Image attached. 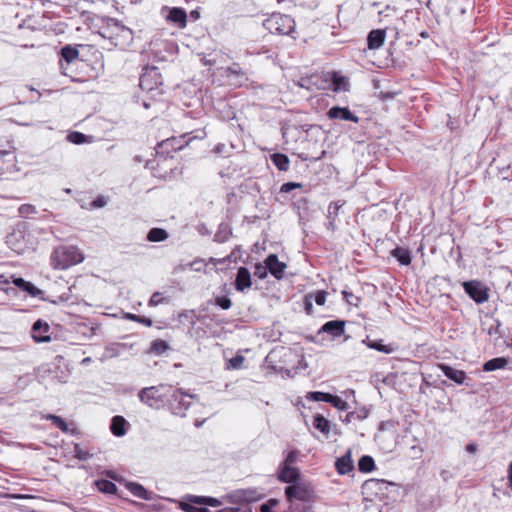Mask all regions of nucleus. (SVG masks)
<instances>
[{
	"label": "nucleus",
	"mask_w": 512,
	"mask_h": 512,
	"mask_svg": "<svg viewBox=\"0 0 512 512\" xmlns=\"http://www.w3.org/2000/svg\"><path fill=\"white\" fill-rule=\"evenodd\" d=\"M83 261V256L75 246H60L51 256V264L55 269H67Z\"/></svg>",
	"instance_id": "obj_1"
},
{
	"label": "nucleus",
	"mask_w": 512,
	"mask_h": 512,
	"mask_svg": "<svg viewBox=\"0 0 512 512\" xmlns=\"http://www.w3.org/2000/svg\"><path fill=\"white\" fill-rule=\"evenodd\" d=\"M263 26L270 33L289 35L295 29V21L289 15L274 13L264 20Z\"/></svg>",
	"instance_id": "obj_2"
},
{
	"label": "nucleus",
	"mask_w": 512,
	"mask_h": 512,
	"mask_svg": "<svg viewBox=\"0 0 512 512\" xmlns=\"http://www.w3.org/2000/svg\"><path fill=\"white\" fill-rule=\"evenodd\" d=\"M285 497L292 503L295 500L301 502H312L315 498V491L311 483L306 481H297L285 487Z\"/></svg>",
	"instance_id": "obj_3"
},
{
	"label": "nucleus",
	"mask_w": 512,
	"mask_h": 512,
	"mask_svg": "<svg viewBox=\"0 0 512 512\" xmlns=\"http://www.w3.org/2000/svg\"><path fill=\"white\" fill-rule=\"evenodd\" d=\"M101 35L105 38L115 40V45H118V38L121 37L124 41L132 39V31L121 24L118 20L108 18L106 26L103 27Z\"/></svg>",
	"instance_id": "obj_4"
},
{
	"label": "nucleus",
	"mask_w": 512,
	"mask_h": 512,
	"mask_svg": "<svg viewBox=\"0 0 512 512\" xmlns=\"http://www.w3.org/2000/svg\"><path fill=\"white\" fill-rule=\"evenodd\" d=\"M192 398L193 395L187 394L180 389H170L167 401L173 414L184 416L191 405Z\"/></svg>",
	"instance_id": "obj_5"
},
{
	"label": "nucleus",
	"mask_w": 512,
	"mask_h": 512,
	"mask_svg": "<svg viewBox=\"0 0 512 512\" xmlns=\"http://www.w3.org/2000/svg\"><path fill=\"white\" fill-rule=\"evenodd\" d=\"M139 85L144 91H153L162 85V76L157 67H147L139 79Z\"/></svg>",
	"instance_id": "obj_6"
},
{
	"label": "nucleus",
	"mask_w": 512,
	"mask_h": 512,
	"mask_svg": "<svg viewBox=\"0 0 512 512\" xmlns=\"http://www.w3.org/2000/svg\"><path fill=\"white\" fill-rule=\"evenodd\" d=\"M463 287L469 297L477 304H482L489 298L488 288L479 281L464 282Z\"/></svg>",
	"instance_id": "obj_7"
},
{
	"label": "nucleus",
	"mask_w": 512,
	"mask_h": 512,
	"mask_svg": "<svg viewBox=\"0 0 512 512\" xmlns=\"http://www.w3.org/2000/svg\"><path fill=\"white\" fill-rule=\"evenodd\" d=\"M139 399L152 408H159L164 402L163 394H161L160 389L155 386L143 388L139 392Z\"/></svg>",
	"instance_id": "obj_8"
},
{
	"label": "nucleus",
	"mask_w": 512,
	"mask_h": 512,
	"mask_svg": "<svg viewBox=\"0 0 512 512\" xmlns=\"http://www.w3.org/2000/svg\"><path fill=\"white\" fill-rule=\"evenodd\" d=\"M225 76L231 85L243 86L248 82L247 73L240 67L238 63H233L225 70Z\"/></svg>",
	"instance_id": "obj_9"
},
{
	"label": "nucleus",
	"mask_w": 512,
	"mask_h": 512,
	"mask_svg": "<svg viewBox=\"0 0 512 512\" xmlns=\"http://www.w3.org/2000/svg\"><path fill=\"white\" fill-rule=\"evenodd\" d=\"M277 478L280 482L291 485L300 480V471L294 466L280 464L277 470Z\"/></svg>",
	"instance_id": "obj_10"
},
{
	"label": "nucleus",
	"mask_w": 512,
	"mask_h": 512,
	"mask_svg": "<svg viewBox=\"0 0 512 512\" xmlns=\"http://www.w3.org/2000/svg\"><path fill=\"white\" fill-rule=\"evenodd\" d=\"M50 327L47 322L42 320H37L33 326L31 335L35 342H49L51 340L50 335L48 334Z\"/></svg>",
	"instance_id": "obj_11"
},
{
	"label": "nucleus",
	"mask_w": 512,
	"mask_h": 512,
	"mask_svg": "<svg viewBox=\"0 0 512 512\" xmlns=\"http://www.w3.org/2000/svg\"><path fill=\"white\" fill-rule=\"evenodd\" d=\"M346 322L343 320H331L322 325L319 329L318 334L327 333L333 338L340 337L345 332Z\"/></svg>",
	"instance_id": "obj_12"
},
{
	"label": "nucleus",
	"mask_w": 512,
	"mask_h": 512,
	"mask_svg": "<svg viewBox=\"0 0 512 512\" xmlns=\"http://www.w3.org/2000/svg\"><path fill=\"white\" fill-rule=\"evenodd\" d=\"M265 263L267 264L269 272L276 278L281 279L284 276V271L286 269V264L284 262L279 261L276 254H270L265 259Z\"/></svg>",
	"instance_id": "obj_13"
},
{
	"label": "nucleus",
	"mask_w": 512,
	"mask_h": 512,
	"mask_svg": "<svg viewBox=\"0 0 512 512\" xmlns=\"http://www.w3.org/2000/svg\"><path fill=\"white\" fill-rule=\"evenodd\" d=\"M327 116L330 119H341L345 121H351L354 123L359 122V118L355 114H353L347 107L333 106L328 110Z\"/></svg>",
	"instance_id": "obj_14"
},
{
	"label": "nucleus",
	"mask_w": 512,
	"mask_h": 512,
	"mask_svg": "<svg viewBox=\"0 0 512 512\" xmlns=\"http://www.w3.org/2000/svg\"><path fill=\"white\" fill-rule=\"evenodd\" d=\"M252 285L251 274L246 267H240L237 271L235 279V288L239 292H243L245 289L250 288Z\"/></svg>",
	"instance_id": "obj_15"
},
{
	"label": "nucleus",
	"mask_w": 512,
	"mask_h": 512,
	"mask_svg": "<svg viewBox=\"0 0 512 512\" xmlns=\"http://www.w3.org/2000/svg\"><path fill=\"white\" fill-rule=\"evenodd\" d=\"M439 368L447 378L457 384H464L467 379V375L463 370H457L447 364H440Z\"/></svg>",
	"instance_id": "obj_16"
},
{
	"label": "nucleus",
	"mask_w": 512,
	"mask_h": 512,
	"mask_svg": "<svg viewBox=\"0 0 512 512\" xmlns=\"http://www.w3.org/2000/svg\"><path fill=\"white\" fill-rule=\"evenodd\" d=\"M386 33L384 30H372L367 37L368 48L371 50L379 49L385 41Z\"/></svg>",
	"instance_id": "obj_17"
},
{
	"label": "nucleus",
	"mask_w": 512,
	"mask_h": 512,
	"mask_svg": "<svg viewBox=\"0 0 512 512\" xmlns=\"http://www.w3.org/2000/svg\"><path fill=\"white\" fill-rule=\"evenodd\" d=\"M167 20L177 24L179 27L184 28L187 23L186 11L182 8L174 7L170 9L167 15Z\"/></svg>",
	"instance_id": "obj_18"
},
{
	"label": "nucleus",
	"mask_w": 512,
	"mask_h": 512,
	"mask_svg": "<svg viewBox=\"0 0 512 512\" xmlns=\"http://www.w3.org/2000/svg\"><path fill=\"white\" fill-rule=\"evenodd\" d=\"M362 343L370 349L377 350L385 354H391L396 351V347L393 344H382L381 341L370 340L369 337L362 340Z\"/></svg>",
	"instance_id": "obj_19"
},
{
	"label": "nucleus",
	"mask_w": 512,
	"mask_h": 512,
	"mask_svg": "<svg viewBox=\"0 0 512 512\" xmlns=\"http://www.w3.org/2000/svg\"><path fill=\"white\" fill-rule=\"evenodd\" d=\"M126 488L135 496L143 500H152V493L149 492L144 486L135 482L126 484Z\"/></svg>",
	"instance_id": "obj_20"
},
{
	"label": "nucleus",
	"mask_w": 512,
	"mask_h": 512,
	"mask_svg": "<svg viewBox=\"0 0 512 512\" xmlns=\"http://www.w3.org/2000/svg\"><path fill=\"white\" fill-rule=\"evenodd\" d=\"M335 467L339 474L344 475L353 470V461L351 459L350 453L338 458L335 463Z\"/></svg>",
	"instance_id": "obj_21"
},
{
	"label": "nucleus",
	"mask_w": 512,
	"mask_h": 512,
	"mask_svg": "<svg viewBox=\"0 0 512 512\" xmlns=\"http://www.w3.org/2000/svg\"><path fill=\"white\" fill-rule=\"evenodd\" d=\"M508 363L509 359L505 357L493 358L484 363L483 370L486 372H490L498 369H504L507 367Z\"/></svg>",
	"instance_id": "obj_22"
},
{
	"label": "nucleus",
	"mask_w": 512,
	"mask_h": 512,
	"mask_svg": "<svg viewBox=\"0 0 512 512\" xmlns=\"http://www.w3.org/2000/svg\"><path fill=\"white\" fill-rule=\"evenodd\" d=\"M313 426L326 436H328L331 431V422L321 414H316L313 417Z\"/></svg>",
	"instance_id": "obj_23"
},
{
	"label": "nucleus",
	"mask_w": 512,
	"mask_h": 512,
	"mask_svg": "<svg viewBox=\"0 0 512 512\" xmlns=\"http://www.w3.org/2000/svg\"><path fill=\"white\" fill-rule=\"evenodd\" d=\"M231 498L235 502H251L258 498L256 495V491L254 490H237L232 495Z\"/></svg>",
	"instance_id": "obj_24"
},
{
	"label": "nucleus",
	"mask_w": 512,
	"mask_h": 512,
	"mask_svg": "<svg viewBox=\"0 0 512 512\" xmlns=\"http://www.w3.org/2000/svg\"><path fill=\"white\" fill-rule=\"evenodd\" d=\"M126 420L122 416H114L111 420L110 429L115 436H123L125 430Z\"/></svg>",
	"instance_id": "obj_25"
},
{
	"label": "nucleus",
	"mask_w": 512,
	"mask_h": 512,
	"mask_svg": "<svg viewBox=\"0 0 512 512\" xmlns=\"http://www.w3.org/2000/svg\"><path fill=\"white\" fill-rule=\"evenodd\" d=\"M187 500L194 504L209 505L211 507H218L220 505V501L213 497L188 495Z\"/></svg>",
	"instance_id": "obj_26"
},
{
	"label": "nucleus",
	"mask_w": 512,
	"mask_h": 512,
	"mask_svg": "<svg viewBox=\"0 0 512 512\" xmlns=\"http://www.w3.org/2000/svg\"><path fill=\"white\" fill-rule=\"evenodd\" d=\"M391 255L402 265H409L411 263L410 252L406 248L396 247L392 250Z\"/></svg>",
	"instance_id": "obj_27"
},
{
	"label": "nucleus",
	"mask_w": 512,
	"mask_h": 512,
	"mask_svg": "<svg viewBox=\"0 0 512 512\" xmlns=\"http://www.w3.org/2000/svg\"><path fill=\"white\" fill-rule=\"evenodd\" d=\"M271 161L280 171H287L289 169L290 160L285 154L275 153L271 155Z\"/></svg>",
	"instance_id": "obj_28"
},
{
	"label": "nucleus",
	"mask_w": 512,
	"mask_h": 512,
	"mask_svg": "<svg viewBox=\"0 0 512 512\" xmlns=\"http://www.w3.org/2000/svg\"><path fill=\"white\" fill-rule=\"evenodd\" d=\"M61 57L66 61L67 65L75 61L79 57L77 48L66 45L61 49Z\"/></svg>",
	"instance_id": "obj_29"
},
{
	"label": "nucleus",
	"mask_w": 512,
	"mask_h": 512,
	"mask_svg": "<svg viewBox=\"0 0 512 512\" xmlns=\"http://www.w3.org/2000/svg\"><path fill=\"white\" fill-rule=\"evenodd\" d=\"M168 232L162 228H152L147 234V240L150 242H161L168 238Z\"/></svg>",
	"instance_id": "obj_30"
},
{
	"label": "nucleus",
	"mask_w": 512,
	"mask_h": 512,
	"mask_svg": "<svg viewBox=\"0 0 512 512\" xmlns=\"http://www.w3.org/2000/svg\"><path fill=\"white\" fill-rule=\"evenodd\" d=\"M332 90L335 92L348 90V81L345 77L336 73L332 75Z\"/></svg>",
	"instance_id": "obj_31"
},
{
	"label": "nucleus",
	"mask_w": 512,
	"mask_h": 512,
	"mask_svg": "<svg viewBox=\"0 0 512 512\" xmlns=\"http://www.w3.org/2000/svg\"><path fill=\"white\" fill-rule=\"evenodd\" d=\"M43 419L50 420L52 423L60 429L62 432H69L68 424L65 422L63 418L54 414H45L42 416Z\"/></svg>",
	"instance_id": "obj_32"
},
{
	"label": "nucleus",
	"mask_w": 512,
	"mask_h": 512,
	"mask_svg": "<svg viewBox=\"0 0 512 512\" xmlns=\"http://www.w3.org/2000/svg\"><path fill=\"white\" fill-rule=\"evenodd\" d=\"M375 468L374 459L369 455H364L359 459L358 469L361 472H371Z\"/></svg>",
	"instance_id": "obj_33"
},
{
	"label": "nucleus",
	"mask_w": 512,
	"mask_h": 512,
	"mask_svg": "<svg viewBox=\"0 0 512 512\" xmlns=\"http://www.w3.org/2000/svg\"><path fill=\"white\" fill-rule=\"evenodd\" d=\"M98 490L107 494H114L117 491V486L106 479H100L95 482Z\"/></svg>",
	"instance_id": "obj_34"
},
{
	"label": "nucleus",
	"mask_w": 512,
	"mask_h": 512,
	"mask_svg": "<svg viewBox=\"0 0 512 512\" xmlns=\"http://www.w3.org/2000/svg\"><path fill=\"white\" fill-rule=\"evenodd\" d=\"M388 482L382 479H371L364 483V488L366 490H382L386 488Z\"/></svg>",
	"instance_id": "obj_35"
},
{
	"label": "nucleus",
	"mask_w": 512,
	"mask_h": 512,
	"mask_svg": "<svg viewBox=\"0 0 512 512\" xmlns=\"http://www.w3.org/2000/svg\"><path fill=\"white\" fill-rule=\"evenodd\" d=\"M306 398L308 400L323 401V402L328 403L331 398V394L325 393V392H320V391H314V392H309L308 395L306 396Z\"/></svg>",
	"instance_id": "obj_36"
},
{
	"label": "nucleus",
	"mask_w": 512,
	"mask_h": 512,
	"mask_svg": "<svg viewBox=\"0 0 512 512\" xmlns=\"http://www.w3.org/2000/svg\"><path fill=\"white\" fill-rule=\"evenodd\" d=\"M328 403L333 405L338 410L346 411V410L349 409L348 403L346 401H344L342 398H340L339 396H336V395H332L331 394V398H330Z\"/></svg>",
	"instance_id": "obj_37"
},
{
	"label": "nucleus",
	"mask_w": 512,
	"mask_h": 512,
	"mask_svg": "<svg viewBox=\"0 0 512 512\" xmlns=\"http://www.w3.org/2000/svg\"><path fill=\"white\" fill-rule=\"evenodd\" d=\"M169 349V345L166 341L158 339L152 342L151 350L157 354H162Z\"/></svg>",
	"instance_id": "obj_38"
},
{
	"label": "nucleus",
	"mask_w": 512,
	"mask_h": 512,
	"mask_svg": "<svg viewBox=\"0 0 512 512\" xmlns=\"http://www.w3.org/2000/svg\"><path fill=\"white\" fill-rule=\"evenodd\" d=\"M74 457L81 460V461H87L91 458V454L83 449L79 444L74 445L73 449Z\"/></svg>",
	"instance_id": "obj_39"
},
{
	"label": "nucleus",
	"mask_w": 512,
	"mask_h": 512,
	"mask_svg": "<svg viewBox=\"0 0 512 512\" xmlns=\"http://www.w3.org/2000/svg\"><path fill=\"white\" fill-rule=\"evenodd\" d=\"M344 205V202L336 201L332 202L328 207V218L335 220L339 209Z\"/></svg>",
	"instance_id": "obj_40"
},
{
	"label": "nucleus",
	"mask_w": 512,
	"mask_h": 512,
	"mask_svg": "<svg viewBox=\"0 0 512 512\" xmlns=\"http://www.w3.org/2000/svg\"><path fill=\"white\" fill-rule=\"evenodd\" d=\"M268 267H267V264L264 262V264H261V263H258L255 265V269H254V276L259 278V279H264L267 277V273H268Z\"/></svg>",
	"instance_id": "obj_41"
},
{
	"label": "nucleus",
	"mask_w": 512,
	"mask_h": 512,
	"mask_svg": "<svg viewBox=\"0 0 512 512\" xmlns=\"http://www.w3.org/2000/svg\"><path fill=\"white\" fill-rule=\"evenodd\" d=\"M18 212L19 214L22 216V217H28L32 214H36L37 213V210H36V207L34 205H31V204H23L19 207L18 209Z\"/></svg>",
	"instance_id": "obj_42"
},
{
	"label": "nucleus",
	"mask_w": 512,
	"mask_h": 512,
	"mask_svg": "<svg viewBox=\"0 0 512 512\" xmlns=\"http://www.w3.org/2000/svg\"><path fill=\"white\" fill-rule=\"evenodd\" d=\"M67 139L71 142V143H74V144H82L86 141V135H84L83 133L81 132H71L68 136H67Z\"/></svg>",
	"instance_id": "obj_43"
},
{
	"label": "nucleus",
	"mask_w": 512,
	"mask_h": 512,
	"mask_svg": "<svg viewBox=\"0 0 512 512\" xmlns=\"http://www.w3.org/2000/svg\"><path fill=\"white\" fill-rule=\"evenodd\" d=\"M215 304L223 310H227L231 307L232 302L231 299L227 296H217L215 298Z\"/></svg>",
	"instance_id": "obj_44"
},
{
	"label": "nucleus",
	"mask_w": 512,
	"mask_h": 512,
	"mask_svg": "<svg viewBox=\"0 0 512 512\" xmlns=\"http://www.w3.org/2000/svg\"><path fill=\"white\" fill-rule=\"evenodd\" d=\"M173 502L177 503L178 504V507L184 511V512H197L198 511V507H195L194 505H192L193 503L190 502L188 500V502H185V501H176V500H172Z\"/></svg>",
	"instance_id": "obj_45"
},
{
	"label": "nucleus",
	"mask_w": 512,
	"mask_h": 512,
	"mask_svg": "<svg viewBox=\"0 0 512 512\" xmlns=\"http://www.w3.org/2000/svg\"><path fill=\"white\" fill-rule=\"evenodd\" d=\"M299 454L300 452L298 450L289 451L281 464L293 466V464L297 461Z\"/></svg>",
	"instance_id": "obj_46"
},
{
	"label": "nucleus",
	"mask_w": 512,
	"mask_h": 512,
	"mask_svg": "<svg viewBox=\"0 0 512 512\" xmlns=\"http://www.w3.org/2000/svg\"><path fill=\"white\" fill-rule=\"evenodd\" d=\"M328 293L324 290H319L313 294V300L317 305H324L326 302Z\"/></svg>",
	"instance_id": "obj_47"
},
{
	"label": "nucleus",
	"mask_w": 512,
	"mask_h": 512,
	"mask_svg": "<svg viewBox=\"0 0 512 512\" xmlns=\"http://www.w3.org/2000/svg\"><path fill=\"white\" fill-rule=\"evenodd\" d=\"M304 309L308 315L313 313V293H308L304 297Z\"/></svg>",
	"instance_id": "obj_48"
},
{
	"label": "nucleus",
	"mask_w": 512,
	"mask_h": 512,
	"mask_svg": "<svg viewBox=\"0 0 512 512\" xmlns=\"http://www.w3.org/2000/svg\"><path fill=\"white\" fill-rule=\"evenodd\" d=\"M279 501L277 499H269L266 503H263L260 506L261 512H272V509L278 505Z\"/></svg>",
	"instance_id": "obj_49"
},
{
	"label": "nucleus",
	"mask_w": 512,
	"mask_h": 512,
	"mask_svg": "<svg viewBox=\"0 0 512 512\" xmlns=\"http://www.w3.org/2000/svg\"><path fill=\"white\" fill-rule=\"evenodd\" d=\"M245 358L242 355H236L229 360V365L233 369H240Z\"/></svg>",
	"instance_id": "obj_50"
},
{
	"label": "nucleus",
	"mask_w": 512,
	"mask_h": 512,
	"mask_svg": "<svg viewBox=\"0 0 512 512\" xmlns=\"http://www.w3.org/2000/svg\"><path fill=\"white\" fill-rule=\"evenodd\" d=\"M302 187V184L301 183H296V182H287V183H284L281 188H280V192L281 193H288L296 188H301Z\"/></svg>",
	"instance_id": "obj_51"
},
{
	"label": "nucleus",
	"mask_w": 512,
	"mask_h": 512,
	"mask_svg": "<svg viewBox=\"0 0 512 512\" xmlns=\"http://www.w3.org/2000/svg\"><path fill=\"white\" fill-rule=\"evenodd\" d=\"M163 300L164 298L162 297V294L155 292L149 300V306H157L158 304L162 303Z\"/></svg>",
	"instance_id": "obj_52"
},
{
	"label": "nucleus",
	"mask_w": 512,
	"mask_h": 512,
	"mask_svg": "<svg viewBox=\"0 0 512 512\" xmlns=\"http://www.w3.org/2000/svg\"><path fill=\"white\" fill-rule=\"evenodd\" d=\"M106 204H107L106 198L103 196H99L91 202V207L92 208H101V207H104Z\"/></svg>",
	"instance_id": "obj_53"
},
{
	"label": "nucleus",
	"mask_w": 512,
	"mask_h": 512,
	"mask_svg": "<svg viewBox=\"0 0 512 512\" xmlns=\"http://www.w3.org/2000/svg\"><path fill=\"white\" fill-rule=\"evenodd\" d=\"M369 415V410L365 407L355 412V418L359 421L366 419Z\"/></svg>",
	"instance_id": "obj_54"
},
{
	"label": "nucleus",
	"mask_w": 512,
	"mask_h": 512,
	"mask_svg": "<svg viewBox=\"0 0 512 512\" xmlns=\"http://www.w3.org/2000/svg\"><path fill=\"white\" fill-rule=\"evenodd\" d=\"M86 330H89L90 333H89V336H92L95 334V328L94 327H88L87 324L85 323H82V324H79L78 326V331L83 333V334H86Z\"/></svg>",
	"instance_id": "obj_55"
},
{
	"label": "nucleus",
	"mask_w": 512,
	"mask_h": 512,
	"mask_svg": "<svg viewBox=\"0 0 512 512\" xmlns=\"http://www.w3.org/2000/svg\"><path fill=\"white\" fill-rule=\"evenodd\" d=\"M13 282L17 287L22 288L24 291L26 286H31V283L25 281L23 278H16Z\"/></svg>",
	"instance_id": "obj_56"
},
{
	"label": "nucleus",
	"mask_w": 512,
	"mask_h": 512,
	"mask_svg": "<svg viewBox=\"0 0 512 512\" xmlns=\"http://www.w3.org/2000/svg\"><path fill=\"white\" fill-rule=\"evenodd\" d=\"M136 322H139V323H141V324H144V325H145V326H147V327L152 326V320H151V319H149V318H146V317H144V316H139V315H138V317H137V321H136Z\"/></svg>",
	"instance_id": "obj_57"
},
{
	"label": "nucleus",
	"mask_w": 512,
	"mask_h": 512,
	"mask_svg": "<svg viewBox=\"0 0 512 512\" xmlns=\"http://www.w3.org/2000/svg\"><path fill=\"white\" fill-rule=\"evenodd\" d=\"M25 291H27L32 296H36L40 292L39 289L36 288L32 283L31 286H26Z\"/></svg>",
	"instance_id": "obj_58"
},
{
	"label": "nucleus",
	"mask_w": 512,
	"mask_h": 512,
	"mask_svg": "<svg viewBox=\"0 0 512 512\" xmlns=\"http://www.w3.org/2000/svg\"><path fill=\"white\" fill-rule=\"evenodd\" d=\"M107 352L110 356H117L118 355V345H112L110 347L106 348Z\"/></svg>",
	"instance_id": "obj_59"
},
{
	"label": "nucleus",
	"mask_w": 512,
	"mask_h": 512,
	"mask_svg": "<svg viewBox=\"0 0 512 512\" xmlns=\"http://www.w3.org/2000/svg\"><path fill=\"white\" fill-rule=\"evenodd\" d=\"M466 451L469 452V453H476L477 451V444L475 443H470L466 446Z\"/></svg>",
	"instance_id": "obj_60"
},
{
	"label": "nucleus",
	"mask_w": 512,
	"mask_h": 512,
	"mask_svg": "<svg viewBox=\"0 0 512 512\" xmlns=\"http://www.w3.org/2000/svg\"><path fill=\"white\" fill-rule=\"evenodd\" d=\"M508 479L510 486L512 487V462L508 466Z\"/></svg>",
	"instance_id": "obj_61"
},
{
	"label": "nucleus",
	"mask_w": 512,
	"mask_h": 512,
	"mask_svg": "<svg viewBox=\"0 0 512 512\" xmlns=\"http://www.w3.org/2000/svg\"><path fill=\"white\" fill-rule=\"evenodd\" d=\"M137 317H138V315H136V314H132V313H127V314L125 315V318H126V319H129V320H132V321H137Z\"/></svg>",
	"instance_id": "obj_62"
},
{
	"label": "nucleus",
	"mask_w": 512,
	"mask_h": 512,
	"mask_svg": "<svg viewBox=\"0 0 512 512\" xmlns=\"http://www.w3.org/2000/svg\"><path fill=\"white\" fill-rule=\"evenodd\" d=\"M352 419H356V418H355V412H349V413L346 415V419H345V421L350 422V421H352Z\"/></svg>",
	"instance_id": "obj_63"
},
{
	"label": "nucleus",
	"mask_w": 512,
	"mask_h": 512,
	"mask_svg": "<svg viewBox=\"0 0 512 512\" xmlns=\"http://www.w3.org/2000/svg\"><path fill=\"white\" fill-rule=\"evenodd\" d=\"M214 512H238V509L224 508V509H220V510H217V511H214Z\"/></svg>",
	"instance_id": "obj_64"
}]
</instances>
